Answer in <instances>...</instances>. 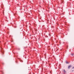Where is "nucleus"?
I'll list each match as a JSON object with an SVG mask.
<instances>
[{"label":"nucleus","instance_id":"nucleus-3","mask_svg":"<svg viewBox=\"0 0 74 74\" xmlns=\"http://www.w3.org/2000/svg\"><path fill=\"white\" fill-rule=\"evenodd\" d=\"M72 69H74V67H73L72 68Z\"/></svg>","mask_w":74,"mask_h":74},{"label":"nucleus","instance_id":"nucleus-4","mask_svg":"<svg viewBox=\"0 0 74 74\" xmlns=\"http://www.w3.org/2000/svg\"><path fill=\"white\" fill-rule=\"evenodd\" d=\"M66 63H69L68 62H66Z\"/></svg>","mask_w":74,"mask_h":74},{"label":"nucleus","instance_id":"nucleus-2","mask_svg":"<svg viewBox=\"0 0 74 74\" xmlns=\"http://www.w3.org/2000/svg\"><path fill=\"white\" fill-rule=\"evenodd\" d=\"M64 73H66V72L65 71V70H64Z\"/></svg>","mask_w":74,"mask_h":74},{"label":"nucleus","instance_id":"nucleus-1","mask_svg":"<svg viewBox=\"0 0 74 74\" xmlns=\"http://www.w3.org/2000/svg\"><path fill=\"white\" fill-rule=\"evenodd\" d=\"M71 67V65H69L68 66V68L69 69Z\"/></svg>","mask_w":74,"mask_h":74},{"label":"nucleus","instance_id":"nucleus-5","mask_svg":"<svg viewBox=\"0 0 74 74\" xmlns=\"http://www.w3.org/2000/svg\"><path fill=\"white\" fill-rule=\"evenodd\" d=\"M72 55L73 56L74 55V54H72Z\"/></svg>","mask_w":74,"mask_h":74}]
</instances>
